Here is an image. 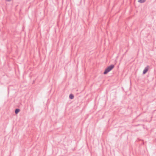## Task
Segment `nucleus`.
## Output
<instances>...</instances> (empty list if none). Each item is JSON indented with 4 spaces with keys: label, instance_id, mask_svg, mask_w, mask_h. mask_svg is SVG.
<instances>
[{
    "label": "nucleus",
    "instance_id": "nucleus-1",
    "mask_svg": "<svg viewBox=\"0 0 156 156\" xmlns=\"http://www.w3.org/2000/svg\"><path fill=\"white\" fill-rule=\"evenodd\" d=\"M114 67V66L113 65H111L110 66H108L105 69L104 72V74H106L111 70Z\"/></svg>",
    "mask_w": 156,
    "mask_h": 156
},
{
    "label": "nucleus",
    "instance_id": "nucleus-2",
    "mask_svg": "<svg viewBox=\"0 0 156 156\" xmlns=\"http://www.w3.org/2000/svg\"><path fill=\"white\" fill-rule=\"evenodd\" d=\"M148 70V67L147 66V67H146L144 69V70L143 71V74H146L147 73V72Z\"/></svg>",
    "mask_w": 156,
    "mask_h": 156
},
{
    "label": "nucleus",
    "instance_id": "nucleus-3",
    "mask_svg": "<svg viewBox=\"0 0 156 156\" xmlns=\"http://www.w3.org/2000/svg\"><path fill=\"white\" fill-rule=\"evenodd\" d=\"M20 109L18 108H16L15 110V113L16 114H17L20 111Z\"/></svg>",
    "mask_w": 156,
    "mask_h": 156
},
{
    "label": "nucleus",
    "instance_id": "nucleus-4",
    "mask_svg": "<svg viewBox=\"0 0 156 156\" xmlns=\"http://www.w3.org/2000/svg\"><path fill=\"white\" fill-rule=\"evenodd\" d=\"M74 96L72 94H70L69 95V98L70 99H72L74 98Z\"/></svg>",
    "mask_w": 156,
    "mask_h": 156
},
{
    "label": "nucleus",
    "instance_id": "nucleus-5",
    "mask_svg": "<svg viewBox=\"0 0 156 156\" xmlns=\"http://www.w3.org/2000/svg\"><path fill=\"white\" fill-rule=\"evenodd\" d=\"M146 0H138V2L140 3H143L146 1Z\"/></svg>",
    "mask_w": 156,
    "mask_h": 156
},
{
    "label": "nucleus",
    "instance_id": "nucleus-6",
    "mask_svg": "<svg viewBox=\"0 0 156 156\" xmlns=\"http://www.w3.org/2000/svg\"><path fill=\"white\" fill-rule=\"evenodd\" d=\"M7 1L9 2L11 1V0H7Z\"/></svg>",
    "mask_w": 156,
    "mask_h": 156
}]
</instances>
